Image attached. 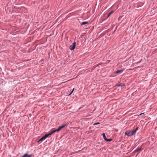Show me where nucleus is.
I'll use <instances>...</instances> for the list:
<instances>
[{"mask_svg": "<svg viewBox=\"0 0 157 157\" xmlns=\"http://www.w3.org/2000/svg\"><path fill=\"white\" fill-rule=\"evenodd\" d=\"M76 46V42L74 41L72 44V45H71L69 47V49L71 50H73L75 48Z\"/></svg>", "mask_w": 157, "mask_h": 157, "instance_id": "f257e3e1", "label": "nucleus"}, {"mask_svg": "<svg viewBox=\"0 0 157 157\" xmlns=\"http://www.w3.org/2000/svg\"><path fill=\"white\" fill-rule=\"evenodd\" d=\"M132 132L131 131H126L125 133V134L128 136H132Z\"/></svg>", "mask_w": 157, "mask_h": 157, "instance_id": "f03ea898", "label": "nucleus"}, {"mask_svg": "<svg viewBox=\"0 0 157 157\" xmlns=\"http://www.w3.org/2000/svg\"><path fill=\"white\" fill-rule=\"evenodd\" d=\"M31 156L32 155H28L27 154H25L22 157H31Z\"/></svg>", "mask_w": 157, "mask_h": 157, "instance_id": "7ed1b4c3", "label": "nucleus"}, {"mask_svg": "<svg viewBox=\"0 0 157 157\" xmlns=\"http://www.w3.org/2000/svg\"><path fill=\"white\" fill-rule=\"evenodd\" d=\"M123 70H117L116 72V73L117 74H118L120 73H121V72H123Z\"/></svg>", "mask_w": 157, "mask_h": 157, "instance_id": "20e7f679", "label": "nucleus"}, {"mask_svg": "<svg viewBox=\"0 0 157 157\" xmlns=\"http://www.w3.org/2000/svg\"><path fill=\"white\" fill-rule=\"evenodd\" d=\"M124 86V84H123V83H119L118 85H117V86H121V87H122V86Z\"/></svg>", "mask_w": 157, "mask_h": 157, "instance_id": "39448f33", "label": "nucleus"}, {"mask_svg": "<svg viewBox=\"0 0 157 157\" xmlns=\"http://www.w3.org/2000/svg\"><path fill=\"white\" fill-rule=\"evenodd\" d=\"M141 149V147H140L139 148H137L135 150V152H138L140 151Z\"/></svg>", "mask_w": 157, "mask_h": 157, "instance_id": "423d86ee", "label": "nucleus"}, {"mask_svg": "<svg viewBox=\"0 0 157 157\" xmlns=\"http://www.w3.org/2000/svg\"><path fill=\"white\" fill-rule=\"evenodd\" d=\"M67 123H66V124H64V125H62V126H60V127L62 129V128H64L66 126H67Z\"/></svg>", "mask_w": 157, "mask_h": 157, "instance_id": "0eeeda50", "label": "nucleus"}, {"mask_svg": "<svg viewBox=\"0 0 157 157\" xmlns=\"http://www.w3.org/2000/svg\"><path fill=\"white\" fill-rule=\"evenodd\" d=\"M114 12V11H111V12H110L108 14V15L107 16V18H108L109 17V16H110V15L112 14V13H113Z\"/></svg>", "mask_w": 157, "mask_h": 157, "instance_id": "6e6552de", "label": "nucleus"}, {"mask_svg": "<svg viewBox=\"0 0 157 157\" xmlns=\"http://www.w3.org/2000/svg\"><path fill=\"white\" fill-rule=\"evenodd\" d=\"M102 136H103V138L104 139L106 140L107 139V138H106V136L105 135V134L104 133H103L102 134Z\"/></svg>", "mask_w": 157, "mask_h": 157, "instance_id": "1a4fd4ad", "label": "nucleus"}, {"mask_svg": "<svg viewBox=\"0 0 157 157\" xmlns=\"http://www.w3.org/2000/svg\"><path fill=\"white\" fill-rule=\"evenodd\" d=\"M88 23L87 22H83L81 24V25H84L86 24H88Z\"/></svg>", "mask_w": 157, "mask_h": 157, "instance_id": "9d476101", "label": "nucleus"}, {"mask_svg": "<svg viewBox=\"0 0 157 157\" xmlns=\"http://www.w3.org/2000/svg\"><path fill=\"white\" fill-rule=\"evenodd\" d=\"M61 129V128L60 127V126H59L58 128L56 129V132H59V131Z\"/></svg>", "mask_w": 157, "mask_h": 157, "instance_id": "9b49d317", "label": "nucleus"}, {"mask_svg": "<svg viewBox=\"0 0 157 157\" xmlns=\"http://www.w3.org/2000/svg\"><path fill=\"white\" fill-rule=\"evenodd\" d=\"M45 140V139L43 136L41 139H40L38 141V142H39L40 141H42L44 140Z\"/></svg>", "mask_w": 157, "mask_h": 157, "instance_id": "f8f14e48", "label": "nucleus"}, {"mask_svg": "<svg viewBox=\"0 0 157 157\" xmlns=\"http://www.w3.org/2000/svg\"><path fill=\"white\" fill-rule=\"evenodd\" d=\"M112 140L111 139H107L105 141H106L107 142H110L111 141H112Z\"/></svg>", "mask_w": 157, "mask_h": 157, "instance_id": "ddd939ff", "label": "nucleus"}, {"mask_svg": "<svg viewBox=\"0 0 157 157\" xmlns=\"http://www.w3.org/2000/svg\"><path fill=\"white\" fill-rule=\"evenodd\" d=\"M131 132H132L131 134H132V136L133 134H135L136 133V132H135L134 130L132 131H131Z\"/></svg>", "mask_w": 157, "mask_h": 157, "instance_id": "4468645a", "label": "nucleus"}, {"mask_svg": "<svg viewBox=\"0 0 157 157\" xmlns=\"http://www.w3.org/2000/svg\"><path fill=\"white\" fill-rule=\"evenodd\" d=\"M138 127H137L134 130V131H135V132H136L138 130Z\"/></svg>", "mask_w": 157, "mask_h": 157, "instance_id": "2eb2a0df", "label": "nucleus"}, {"mask_svg": "<svg viewBox=\"0 0 157 157\" xmlns=\"http://www.w3.org/2000/svg\"><path fill=\"white\" fill-rule=\"evenodd\" d=\"M138 127H137L134 130V131H135V132H136L138 130Z\"/></svg>", "mask_w": 157, "mask_h": 157, "instance_id": "dca6fc26", "label": "nucleus"}, {"mask_svg": "<svg viewBox=\"0 0 157 157\" xmlns=\"http://www.w3.org/2000/svg\"><path fill=\"white\" fill-rule=\"evenodd\" d=\"M51 132H52V133H54L56 132V130H52Z\"/></svg>", "mask_w": 157, "mask_h": 157, "instance_id": "f3484780", "label": "nucleus"}, {"mask_svg": "<svg viewBox=\"0 0 157 157\" xmlns=\"http://www.w3.org/2000/svg\"><path fill=\"white\" fill-rule=\"evenodd\" d=\"M99 124L100 123L99 122L95 123L94 124V125H97Z\"/></svg>", "mask_w": 157, "mask_h": 157, "instance_id": "a211bd4d", "label": "nucleus"}, {"mask_svg": "<svg viewBox=\"0 0 157 157\" xmlns=\"http://www.w3.org/2000/svg\"><path fill=\"white\" fill-rule=\"evenodd\" d=\"M44 136H46V137H48L49 136V135H48V134H45V135H44Z\"/></svg>", "mask_w": 157, "mask_h": 157, "instance_id": "6ab92c4d", "label": "nucleus"}, {"mask_svg": "<svg viewBox=\"0 0 157 157\" xmlns=\"http://www.w3.org/2000/svg\"><path fill=\"white\" fill-rule=\"evenodd\" d=\"M74 89H74V88L73 89V90H72V91H71V93L70 94H69V95H70L71 94L73 93V91L74 90Z\"/></svg>", "mask_w": 157, "mask_h": 157, "instance_id": "aec40b11", "label": "nucleus"}, {"mask_svg": "<svg viewBox=\"0 0 157 157\" xmlns=\"http://www.w3.org/2000/svg\"><path fill=\"white\" fill-rule=\"evenodd\" d=\"M53 133H52V132H50L48 134L49 135V136L52 135V134Z\"/></svg>", "mask_w": 157, "mask_h": 157, "instance_id": "412c9836", "label": "nucleus"}, {"mask_svg": "<svg viewBox=\"0 0 157 157\" xmlns=\"http://www.w3.org/2000/svg\"><path fill=\"white\" fill-rule=\"evenodd\" d=\"M53 133H52V132H50L48 134L49 135V136L52 135V134Z\"/></svg>", "mask_w": 157, "mask_h": 157, "instance_id": "4be33fe9", "label": "nucleus"}, {"mask_svg": "<svg viewBox=\"0 0 157 157\" xmlns=\"http://www.w3.org/2000/svg\"><path fill=\"white\" fill-rule=\"evenodd\" d=\"M43 137L45 139L47 138L45 136H43Z\"/></svg>", "mask_w": 157, "mask_h": 157, "instance_id": "5701e85b", "label": "nucleus"}, {"mask_svg": "<svg viewBox=\"0 0 157 157\" xmlns=\"http://www.w3.org/2000/svg\"><path fill=\"white\" fill-rule=\"evenodd\" d=\"M144 113H141L139 115H142V114H143Z\"/></svg>", "mask_w": 157, "mask_h": 157, "instance_id": "b1692460", "label": "nucleus"}]
</instances>
